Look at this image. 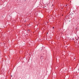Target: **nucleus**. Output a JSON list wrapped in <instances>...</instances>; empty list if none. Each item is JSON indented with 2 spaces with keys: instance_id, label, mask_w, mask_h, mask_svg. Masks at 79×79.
Listing matches in <instances>:
<instances>
[{
  "instance_id": "f257e3e1",
  "label": "nucleus",
  "mask_w": 79,
  "mask_h": 79,
  "mask_svg": "<svg viewBox=\"0 0 79 79\" xmlns=\"http://www.w3.org/2000/svg\"><path fill=\"white\" fill-rule=\"evenodd\" d=\"M77 29H78V28L77 27L76 28V30H77Z\"/></svg>"
},
{
  "instance_id": "f03ea898",
  "label": "nucleus",
  "mask_w": 79,
  "mask_h": 79,
  "mask_svg": "<svg viewBox=\"0 0 79 79\" xmlns=\"http://www.w3.org/2000/svg\"><path fill=\"white\" fill-rule=\"evenodd\" d=\"M29 31H30V30H28V31L29 32Z\"/></svg>"
},
{
  "instance_id": "7ed1b4c3",
  "label": "nucleus",
  "mask_w": 79,
  "mask_h": 79,
  "mask_svg": "<svg viewBox=\"0 0 79 79\" xmlns=\"http://www.w3.org/2000/svg\"><path fill=\"white\" fill-rule=\"evenodd\" d=\"M53 29H54V27H53Z\"/></svg>"
},
{
  "instance_id": "20e7f679",
  "label": "nucleus",
  "mask_w": 79,
  "mask_h": 79,
  "mask_svg": "<svg viewBox=\"0 0 79 79\" xmlns=\"http://www.w3.org/2000/svg\"><path fill=\"white\" fill-rule=\"evenodd\" d=\"M78 71H79V69H78Z\"/></svg>"
},
{
  "instance_id": "39448f33",
  "label": "nucleus",
  "mask_w": 79,
  "mask_h": 79,
  "mask_svg": "<svg viewBox=\"0 0 79 79\" xmlns=\"http://www.w3.org/2000/svg\"><path fill=\"white\" fill-rule=\"evenodd\" d=\"M42 58V57H41V58Z\"/></svg>"
},
{
  "instance_id": "423d86ee",
  "label": "nucleus",
  "mask_w": 79,
  "mask_h": 79,
  "mask_svg": "<svg viewBox=\"0 0 79 79\" xmlns=\"http://www.w3.org/2000/svg\"><path fill=\"white\" fill-rule=\"evenodd\" d=\"M11 77H12V75H11Z\"/></svg>"
},
{
  "instance_id": "0eeeda50",
  "label": "nucleus",
  "mask_w": 79,
  "mask_h": 79,
  "mask_svg": "<svg viewBox=\"0 0 79 79\" xmlns=\"http://www.w3.org/2000/svg\"><path fill=\"white\" fill-rule=\"evenodd\" d=\"M52 6H53V5H52Z\"/></svg>"
},
{
  "instance_id": "6e6552de",
  "label": "nucleus",
  "mask_w": 79,
  "mask_h": 79,
  "mask_svg": "<svg viewBox=\"0 0 79 79\" xmlns=\"http://www.w3.org/2000/svg\"><path fill=\"white\" fill-rule=\"evenodd\" d=\"M66 6H67V5H66Z\"/></svg>"
}]
</instances>
